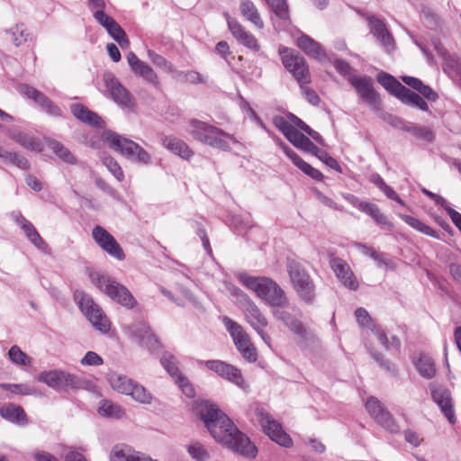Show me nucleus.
Wrapping results in <instances>:
<instances>
[{
    "label": "nucleus",
    "mask_w": 461,
    "mask_h": 461,
    "mask_svg": "<svg viewBox=\"0 0 461 461\" xmlns=\"http://www.w3.org/2000/svg\"><path fill=\"white\" fill-rule=\"evenodd\" d=\"M196 411L215 440L242 456H256V447L217 405L203 401L197 404Z\"/></svg>",
    "instance_id": "nucleus-1"
},
{
    "label": "nucleus",
    "mask_w": 461,
    "mask_h": 461,
    "mask_svg": "<svg viewBox=\"0 0 461 461\" xmlns=\"http://www.w3.org/2000/svg\"><path fill=\"white\" fill-rule=\"evenodd\" d=\"M239 281L267 305L283 309L288 304V298L284 289L273 279L267 276H252L247 273L239 274Z\"/></svg>",
    "instance_id": "nucleus-2"
},
{
    "label": "nucleus",
    "mask_w": 461,
    "mask_h": 461,
    "mask_svg": "<svg viewBox=\"0 0 461 461\" xmlns=\"http://www.w3.org/2000/svg\"><path fill=\"white\" fill-rule=\"evenodd\" d=\"M187 131L195 140L224 151L230 149L226 139L237 142L231 134L199 120H192Z\"/></svg>",
    "instance_id": "nucleus-3"
},
{
    "label": "nucleus",
    "mask_w": 461,
    "mask_h": 461,
    "mask_svg": "<svg viewBox=\"0 0 461 461\" xmlns=\"http://www.w3.org/2000/svg\"><path fill=\"white\" fill-rule=\"evenodd\" d=\"M286 270L294 290L306 303H312L315 298V285L305 268L297 261L287 258Z\"/></svg>",
    "instance_id": "nucleus-4"
},
{
    "label": "nucleus",
    "mask_w": 461,
    "mask_h": 461,
    "mask_svg": "<svg viewBox=\"0 0 461 461\" xmlns=\"http://www.w3.org/2000/svg\"><path fill=\"white\" fill-rule=\"evenodd\" d=\"M104 139L112 149L128 158L144 165L151 163L150 154L133 140L110 131L104 133Z\"/></svg>",
    "instance_id": "nucleus-5"
},
{
    "label": "nucleus",
    "mask_w": 461,
    "mask_h": 461,
    "mask_svg": "<svg viewBox=\"0 0 461 461\" xmlns=\"http://www.w3.org/2000/svg\"><path fill=\"white\" fill-rule=\"evenodd\" d=\"M74 300L83 314L92 325L102 333L109 331L111 323L100 306L95 303L93 298L83 291L77 290L74 293Z\"/></svg>",
    "instance_id": "nucleus-6"
},
{
    "label": "nucleus",
    "mask_w": 461,
    "mask_h": 461,
    "mask_svg": "<svg viewBox=\"0 0 461 461\" xmlns=\"http://www.w3.org/2000/svg\"><path fill=\"white\" fill-rule=\"evenodd\" d=\"M91 278L93 283L101 291L105 293L116 303L128 309H132L136 305L137 302L131 292L124 285L117 283L115 280L99 274L92 275Z\"/></svg>",
    "instance_id": "nucleus-7"
},
{
    "label": "nucleus",
    "mask_w": 461,
    "mask_h": 461,
    "mask_svg": "<svg viewBox=\"0 0 461 461\" xmlns=\"http://www.w3.org/2000/svg\"><path fill=\"white\" fill-rule=\"evenodd\" d=\"M109 383L113 389L120 393L131 395L132 399L140 403L149 404L152 401L151 393L144 386L124 375L111 374Z\"/></svg>",
    "instance_id": "nucleus-8"
},
{
    "label": "nucleus",
    "mask_w": 461,
    "mask_h": 461,
    "mask_svg": "<svg viewBox=\"0 0 461 461\" xmlns=\"http://www.w3.org/2000/svg\"><path fill=\"white\" fill-rule=\"evenodd\" d=\"M222 323L230 334L236 348L243 358L249 363L257 361L258 354L256 348L251 343L249 334L242 326L227 316L222 318Z\"/></svg>",
    "instance_id": "nucleus-9"
},
{
    "label": "nucleus",
    "mask_w": 461,
    "mask_h": 461,
    "mask_svg": "<svg viewBox=\"0 0 461 461\" xmlns=\"http://www.w3.org/2000/svg\"><path fill=\"white\" fill-rule=\"evenodd\" d=\"M235 291L244 299L243 312L246 321L260 336L263 341L268 347H271V337L265 331V328L268 325L267 317L260 311L259 307L241 290L235 289Z\"/></svg>",
    "instance_id": "nucleus-10"
},
{
    "label": "nucleus",
    "mask_w": 461,
    "mask_h": 461,
    "mask_svg": "<svg viewBox=\"0 0 461 461\" xmlns=\"http://www.w3.org/2000/svg\"><path fill=\"white\" fill-rule=\"evenodd\" d=\"M279 55L285 68L293 74L298 84H310L311 75L305 59L296 50L280 48Z\"/></svg>",
    "instance_id": "nucleus-11"
},
{
    "label": "nucleus",
    "mask_w": 461,
    "mask_h": 461,
    "mask_svg": "<svg viewBox=\"0 0 461 461\" xmlns=\"http://www.w3.org/2000/svg\"><path fill=\"white\" fill-rule=\"evenodd\" d=\"M279 55L285 68L293 74L298 84H310L311 75L305 59L296 50L280 48Z\"/></svg>",
    "instance_id": "nucleus-12"
},
{
    "label": "nucleus",
    "mask_w": 461,
    "mask_h": 461,
    "mask_svg": "<svg viewBox=\"0 0 461 461\" xmlns=\"http://www.w3.org/2000/svg\"><path fill=\"white\" fill-rule=\"evenodd\" d=\"M255 414L262 429L273 441L285 447H289L293 445L292 438L283 430L281 424L274 420L264 408L257 407Z\"/></svg>",
    "instance_id": "nucleus-13"
},
{
    "label": "nucleus",
    "mask_w": 461,
    "mask_h": 461,
    "mask_svg": "<svg viewBox=\"0 0 461 461\" xmlns=\"http://www.w3.org/2000/svg\"><path fill=\"white\" fill-rule=\"evenodd\" d=\"M273 316L284 323V325L294 335H296L302 342L313 341L314 334L310 330L303 321L290 312L283 309H275Z\"/></svg>",
    "instance_id": "nucleus-14"
},
{
    "label": "nucleus",
    "mask_w": 461,
    "mask_h": 461,
    "mask_svg": "<svg viewBox=\"0 0 461 461\" xmlns=\"http://www.w3.org/2000/svg\"><path fill=\"white\" fill-rule=\"evenodd\" d=\"M38 380L55 390L75 389L79 386V380L75 375L61 370L41 372Z\"/></svg>",
    "instance_id": "nucleus-15"
},
{
    "label": "nucleus",
    "mask_w": 461,
    "mask_h": 461,
    "mask_svg": "<svg viewBox=\"0 0 461 461\" xmlns=\"http://www.w3.org/2000/svg\"><path fill=\"white\" fill-rule=\"evenodd\" d=\"M104 81L112 99L121 107L132 109L134 99L130 92L120 83L111 72L104 74Z\"/></svg>",
    "instance_id": "nucleus-16"
},
{
    "label": "nucleus",
    "mask_w": 461,
    "mask_h": 461,
    "mask_svg": "<svg viewBox=\"0 0 461 461\" xmlns=\"http://www.w3.org/2000/svg\"><path fill=\"white\" fill-rule=\"evenodd\" d=\"M92 237L95 243L111 257L118 260H123L125 258V253L120 244L104 228L99 225L94 227L92 230Z\"/></svg>",
    "instance_id": "nucleus-17"
},
{
    "label": "nucleus",
    "mask_w": 461,
    "mask_h": 461,
    "mask_svg": "<svg viewBox=\"0 0 461 461\" xmlns=\"http://www.w3.org/2000/svg\"><path fill=\"white\" fill-rule=\"evenodd\" d=\"M349 82L356 88L364 102L368 104L374 111H380L381 100L372 86L370 77L352 76L349 78Z\"/></svg>",
    "instance_id": "nucleus-18"
},
{
    "label": "nucleus",
    "mask_w": 461,
    "mask_h": 461,
    "mask_svg": "<svg viewBox=\"0 0 461 461\" xmlns=\"http://www.w3.org/2000/svg\"><path fill=\"white\" fill-rule=\"evenodd\" d=\"M200 365H204L209 370L214 372L219 376L226 379L240 387L244 386V379L239 368L221 360L199 361Z\"/></svg>",
    "instance_id": "nucleus-19"
},
{
    "label": "nucleus",
    "mask_w": 461,
    "mask_h": 461,
    "mask_svg": "<svg viewBox=\"0 0 461 461\" xmlns=\"http://www.w3.org/2000/svg\"><path fill=\"white\" fill-rule=\"evenodd\" d=\"M429 389L431 397L434 402L439 407L441 412L447 419V420L454 424L456 420L451 393L450 391L440 385L430 384Z\"/></svg>",
    "instance_id": "nucleus-20"
},
{
    "label": "nucleus",
    "mask_w": 461,
    "mask_h": 461,
    "mask_svg": "<svg viewBox=\"0 0 461 461\" xmlns=\"http://www.w3.org/2000/svg\"><path fill=\"white\" fill-rule=\"evenodd\" d=\"M20 93L26 95L28 98L32 99L35 103L41 106V108L52 116H61V110L54 104L44 94L36 88L28 85H20L18 87Z\"/></svg>",
    "instance_id": "nucleus-21"
},
{
    "label": "nucleus",
    "mask_w": 461,
    "mask_h": 461,
    "mask_svg": "<svg viewBox=\"0 0 461 461\" xmlns=\"http://www.w3.org/2000/svg\"><path fill=\"white\" fill-rule=\"evenodd\" d=\"M330 265L336 276L350 290H357L358 282L348 264L339 258H332Z\"/></svg>",
    "instance_id": "nucleus-22"
},
{
    "label": "nucleus",
    "mask_w": 461,
    "mask_h": 461,
    "mask_svg": "<svg viewBox=\"0 0 461 461\" xmlns=\"http://www.w3.org/2000/svg\"><path fill=\"white\" fill-rule=\"evenodd\" d=\"M225 16L227 18L229 30L237 39V41L249 49H251L255 51L259 50L260 46L255 36L252 35L249 32H247L237 20L230 17L227 14H225Z\"/></svg>",
    "instance_id": "nucleus-23"
},
{
    "label": "nucleus",
    "mask_w": 461,
    "mask_h": 461,
    "mask_svg": "<svg viewBox=\"0 0 461 461\" xmlns=\"http://www.w3.org/2000/svg\"><path fill=\"white\" fill-rule=\"evenodd\" d=\"M367 21L369 23L370 32L374 37L376 38V40L383 47L386 49V50L389 51L393 50L394 48V41L384 22L375 16H368Z\"/></svg>",
    "instance_id": "nucleus-24"
},
{
    "label": "nucleus",
    "mask_w": 461,
    "mask_h": 461,
    "mask_svg": "<svg viewBox=\"0 0 461 461\" xmlns=\"http://www.w3.org/2000/svg\"><path fill=\"white\" fill-rule=\"evenodd\" d=\"M127 61L131 70L156 86H159L158 76L151 67L140 60L133 52H129Z\"/></svg>",
    "instance_id": "nucleus-25"
},
{
    "label": "nucleus",
    "mask_w": 461,
    "mask_h": 461,
    "mask_svg": "<svg viewBox=\"0 0 461 461\" xmlns=\"http://www.w3.org/2000/svg\"><path fill=\"white\" fill-rule=\"evenodd\" d=\"M5 134L26 149L35 152H41L42 150L41 140L29 133L21 131L15 128H10L5 131Z\"/></svg>",
    "instance_id": "nucleus-26"
},
{
    "label": "nucleus",
    "mask_w": 461,
    "mask_h": 461,
    "mask_svg": "<svg viewBox=\"0 0 461 461\" xmlns=\"http://www.w3.org/2000/svg\"><path fill=\"white\" fill-rule=\"evenodd\" d=\"M296 44L306 55L319 61H324L327 59L326 52L321 44L306 34L298 37Z\"/></svg>",
    "instance_id": "nucleus-27"
},
{
    "label": "nucleus",
    "mask_w": 461,
    "mask_h": 461,
    "mask_svg": "<svg viewBox=\"0 0 461 461\" xmlns=\"http://www.w3.org/2000/svg\"><path fill=\"white\" fill-rule=\"evenodd\" d=\"M163 147L184 159H190L194 156L193 150L182 140L174 136H164L161 139Z\"/></svg>",
    "instance_id": "nucleus-28"
},
{
    "label": "nucleus",
    "mask_w": 461,
    "mask_h": 461,
    "mask_svg": "<svg viewBox=\"0 0 461 461\" xmlns=\"http://www.w3.org/2000/svg\"><path fill=\"white\" fill-rule=\"evenodd\" d=\"M0 415L3 419L18 425L28 424L27 415L20 405L6 403L0 408Z\"/></svg>",
    "instance_id": "nucleus-29"
},
{
    "label": "nucleus",
    "mask_w": 461,
    "mask_h": 461,
    "mask_svg": "<svg viewBox=\"0 0 461 461\" xmlns=\"http://www.w3.org/2000/svg\"><path fill=\"white\" fill-rule=\"evenodd\" d=\"M70 109L73 115L81 122L92 126L101 127L103 125L102 118L86 106L79 104H73Z\"/></svg>",
    "instance_id": "nucleus-30"
},
{
    "label": "nucleus",
    "mask_w": 461,
    "mask_h": 461,
    "mask_svg": "<svg viewBox=\"0 0 461 461\" xmlns=\"http://www.w3.org/2000/svg\"><path fill=\"white\" fill-rule=\"evenodd\" d=\"M240 11L242 16L258 29L264 28V22L260 17L257 6L250 0H241L240 5Z\"/></svg>",
    "instance_id": "nucleus-31"
},
{
    "label": "nucleus",
    "mask_w": 461,
    "mask_h": 461,
    "mask_svg": "<svg viewBox=\"0 0 461 461\" xmlns=\"http://www.w3.org/2000/svg\"><path fill=\"white\" fill-rule=\"evenodd\" d=\"M419 374L425 379H432L436 375V366L433 359L427 355H420L414 361Z\"/></svg>",
    "instance_id": "nucleus-32"
},
{
    "label": "nucleus",
    "mask_w": 461,
    "mask_h": 461,
    "mask_svg": "<svg viewBox=\"0 0 461 461\" xmlns=\"http://www.w3.org/2000/svg\"><path fill=\"white\" fill-rule=\"evenodd\" d=\"M141 454L127 446H114L110 452V461H139Z\"/></svg>",
    "instance_id": "nucleus-33"
},
{
    "label": "nucleus",
    "mask_w": 461,
    "mask_h": 461,
    "mask_svg": "<svg viewBox=\"0 0 461 461\" xmlns=\"http://www.w3.org/2000/svg\"><path fill=\"white\" fill-rule=\"evenodd\" d=\"M402 103L418 107L422 111H428L429 105L428 104L420 97V95L411 91V89L404 86L402 92L399 93L397 96Z\"/></svg>",
    "instance_id": "nucleus-34"
},
{
    "label": "nucleus",
    "mask_w": 461,
    "mask_h": 461,
    "mask_svg": "<svg viewBox=\"0 0 461 461\" xmlns=\"http://www.w3.org/2000/svg\"><path fill=\"white\" fill-rule=\"evenodd\" d=\"M47 143L49 149L52 150L62 161L71 165L77 163L76 157L62 143L55 140H49Z\"/></svg>",
    "instance_id": "nucleus-35"
},
{
    "label": "nucleus",
    "mask_w": 461,
    "mask_h": 461,
    "mask_svg": "<svg viewBox=\"0 0 461 461\" xmlns=\"http://www.w3.org/2000/svg\"><path fill=\"white\" fill-rule=\"evenodd\" d=\"M22 229L34 246L41 249L47 248V244L40 236L34 226L26 219H22Z\"/></svg>",
    "instance_id": "nucleus-36"
},
{
    "label": "nucleus",
    "mask_w": 461,
    "mask_h": 461,
    "mask_svg": "<svg viewBox=\"0 0 461 461\" xmlns=\"http://www.w3.org/2000/svg\"><path fill=\"white\" fill-rule=\"evenodd\" d=\"M377 81L395 96H398L399 93L404 88L403 85L397 81L393 77L384 72L378 74Z\"/></svg>",
    "instance_id": "nucleus-37"
},
{
    "label": "nucleus",
    "mask_w": 461,
    "mask_h": 461,
    "mask_svg": "<svg viewBox=\"0 0 461 461\" xmlns=\"http://www.w3.org/2000/svg\"><path fill=\"white\" fill-rule=\"evenodd\" d=\"M149 59L151 62L158 68L162 69L166 73L176 74L177 70L173 66L171 62H169L163 56L158 54L152 50H148L147 51Z\"/></svg>",
    "instance_id": "nucleus-38"
},
{
    "label": "nucleus",
    "mask_w": 461,
    "mask_h": 461,
    "mask_svg": "<svg viewBox=\"0 0 461 461\" xmlns=\"http://www.w3.org/2000/svg\"><path fill=\"white\" fill-rule=\"evenodd\" d=\"M160 362L167 373L175 379V381L183 376V374L178 368L177 361L175 356L169 353H165L161 357Z\"/></svg>",
    "instance_id": "nucleus-39"
},
{
    "label": "nucleus",
    "mask_w": 461,
    "mask_h": 461,
    "mask_svg": "<svg viewBox=\"0 0 461 461\" xmlns=\"http://www.w3.org/2000/svg\"><path fill=\"white\" fill-rule=\"evenodd\" d=\"M375 420L391 433H397L400 430L399 425L387 409L384 410Z\"/></svg>",
    "instance_id": "nucleus-40"
},
{
    "label": "nucleus",
    "mask_w": 461,
    "mask_h": 461,
    "mask_svg": "<svg viewBox=\"0 0 461 461\" xmlns=\"http://www.w3.org/2000/svg\"><path fill=\"white\" fill-rule=\"evenodd\" d=\"M101 416L109 418H120L123 411L122 408L109 400H102L98 408Z\"/></svg>",
    "instance_id": "nucleus-41"
},
{
    "label": "nucleus",
    "mask_w": 461,
    "mask_h": 461,
    "mask_svg": "<svg viewBox=\"0 0 461 461\" xmlns=\"http://www.w3.org/2000/svg\"><path fill=\"white\" fill-rule=\"evenodd\" d=\"M363 212L371 216L373 220L380 225L386 226L388 229L393 227L388 218L381 212L379 207L375 203L368 202Z\"/></svg>",
    "instance_id": "nucleus-42"
},
{
    "label": "nucleus",
    "mask_w": 461,
    "mask_h": 461,
    "mask_svg": "<svg viewBox=\"0 0 461 461\" xmlns=\"http://www.w3.org/2000/svg\"><path fill=\"white\" fill-rule=\"evenodd\" d=\"M108 34L118 42V44L122 48H126L129 46V40L123 29L121 25L114 20L113 23L110 24V27L106 30Z\"/></svg>",
    "instance_id": "nucleus-43"
},
{
    "label": "nucleus",
    "mask_w": 461,
    "mask_h": 461,
    "mask_svg": "<svg viewBox=\"0 0 461 461\" xmlns=\"http://www.w3.org/2000/svg\"><path fill=\"white\" fill-rule=\"evenodd\" d=\"M6 33L11 34L12 41L16 47L27 41L29 37V33L23 24H16L6 31Z\"/></svg>",
    "instance_id": "nucleus-44"
},
{
    "label": "nucleus",
    "mask_w": 461,
    "mask_h": 461,
    "mask_svg": "<svg viewBox=\"0 0 461 461\" xmlns=\"http://www.w3.org/2000/svg\"><path fill=\"white\" fill-rule=\"evenodd\" d=\"M373 333L377 337L378 340L386 349H400L401 342L395 336H393L391 337V339H388L384 331L382 330L380 328H375L373 330Z\"/></svg>",
    "instance_id": "nucleus-45"
},
{
    "label": "nucleus",
    "mask_w": 461,
    "mask_h": 461,
    "mask_svg": "<svg viewBox=\"0 0 461 461\" xmlns=\"http://www.w3.org/2000/svg\"><path fill=\"white\" fill-rule=\"evenodd\" d=\"M0 386L15 394L34 395L37 393V390L34 387L24 384H2Z\"/></svg>",
    "instance_id": "nucleus-46"
},
{
    "label": "nucleus",
    "mask_w": 461,
    "mask_h": 461,
    "mask_svg": "<svg viewBox=\"0 0 461 461\" xmlns=\"http://www.w3.org/2000/svg\"><path fill=\"white\" fill-rule=\"evenodd\" d=\"M10 360L16 365L29 366L31 358L18 346H13L8 352Z\"/></svg>",
    "instance_id": "nucleus-47"
},
{
    "label": "nucleus",
    "mask_w": 461,
    "mask_h": 461,
    "mask_svg": "<svg viewBox=\"0 0 461 461\" xmlns=\"http://www.w3.org/2000/svg\"><path fill=\"white\" fill-rule=\"evenodd\" d=\"M272 11L282 20L288 19V6L285 0H267Z\"/></svg>",
    "instance_id": "nucleus-48"
},
{
    "label": "nucleus",
    "mask_w": 461,
    "mask_h": 461,
    "mask_svg": "<svg viewBox=\"0 0 461 461\" xmlns=\"http://www.w3.org/2000/svg\"><path fill=\"white\" fill-rule=\"evenodd\" d=\"M188 453L197 461H207L210 457L204 447L198 442L193 443L188 447Z\"/></svg>",
    "instance_id": "nucleus-49"
},
{
    "label": "nucleus",
    "mask_w": 461,
    "mask_h": 461,
    "mask_svg": "<svg viewBox=\"0 0 461 461\" xmlns=\"http://www.w3.org/2000/svg\"><path fill=\"white\" fill-rule=\"evenodd\" d=\"M103 163L118 181L121 182L123 180L124 175L122 169L115 159L111 157H104Z\"/></svg>",
    "instance_id": "nucleus-50"
},
{
    "label": "nucleus",
    "mask_w": 461,
    "mask_h": 461,
    "mask_svg": "<svg viewBox=\"0 0 461 461\" xmlns=\"http://www.w3.org/2000/svg\"><path fill=\"white\" fill-rule=\"evenodd\" d=\"M406 131L411 132L416 137L425 140L429 142L433 141V140L435 139L434 132L427 127L411 126L409 128H406Z\"/></svg>",
    "instance_id": "nucleus-51"
},
{
    "label": "nucleus",
    "mask_w": 461,
    "mask_h": 461,
    "mask_svg": "<svg viewBox=\"0 0 461 461\" xmlns=\"http://www.w3.org/2000/svg\"><path fill=\"white\" fill-rule=\"evenodd\" d=\"M274 125L285 136V138L295 129L291 121L281 115H276L273 118Z\"/></svg>",
    "instance_id": "nucleus-52"
},
{
    "label": "nucleus",
    "mask_w": 461,
    "mask_h": 461,
    "mask_svg": "<svg viewBox=\"0 0 461 461\" xmlns=\"http://www.w3.org/2000/svg\"><path fill=\"white\" fill-rule=\"evenodd\" d=\"M355 315L360 326L371 329L372 331L375 328H377L374 325L373 320L366 309L357 308L355 312Z\"/></svg>",
    "instance_id": "nucleus-53"
},
{
    "label": "nucleus",
    "mask_w": 461,
    "mask_h": 461,
    "mask_svg": "<svg viewBox=\"0 0 461 461\" xmlns=\"http://www.w3.org/2000/svg\"><path fill=\"white\" fill-rule=\"evenodd\" d=\"M442 60V66L445 72H457L461 69V60L459 58L454 57L450 53L445 56Z\"/></svg>",
    "instance_id": "nucleus-54"
},
{
    "label": "nucleus",
    "mask_w": 461,
    "mask_h": 461,
    "mask_svg": "<svg viewBox=\"0 0 461 461\" xmlns=\"http://www.w3.org/2000/svg\"><path fill=\"white\" fill-rule=\"evenodd\" d=\"M366 409L368 413L373 417L374 420L386 408L381 403V402L375 398L370 397L366 402Z\"/></svg>",
    "instance_id": "nucleus-55"
},
{
    "label": "nucleus",
    "mask_w": 461,
    "mask_h": 461,
    "mask_svg": "<svg viewBox=\"0 0 461 461\" xmlns=\"http://www.w3.org/2000/svg\"><path fill=\"white\" fill-rule=\"evenodd\" d=\"M149 331H151V330L146 322L135 323L130 327L131 335L137 342L141 340V337H145Z\"/></svg>",
    "instance_id": "nucleus-56"
},
{
    "label": "nucleus",
    "mask_w": 461,
    "mask_h": 461,
    "mask_svg": "<svg viewBox=\"0 0 461 461\" xmlns=\"http://www.w3.org/2000/svg\"><path fill=\"white\" fill-rule=\"evenodd\" d=\"M374 260L378 267L384 270L393 271L397 267L395 262L384 253H377V257H375Z\"/></svg>",
    "instance_id": "nucleus-57"
},
{
    "label": "nucleus",
    "mask_w": 461,
    "mask_h": 461,
    "mask_svg": "<svg viewBox=\"0 0 461 461\" xmlns=\"http://www.w3.org/2000/svg\"><path fill=\"white\" fill-rule=\"evenodd\" d=\"M380 117L388 124L396 129L406 131V128H409L402 118L395 116L393 114L382 113Z\"/></svg>",
    "instance_id": "nucleus-58"
},
{
    "label": "nucleus",
    "mask_w": 461,
    "mask_h": 461,
    "mask_svg": "<svg viewBox=\"0 0 461 461\" xmlns=\"http://www.w3.org/2000/svg\"><path fill=\"white\" fill-rule=\"evenodd\" d=\"M421 14H422L423 19L425 20V22L427 23V24L429 27L436 29L440 25V23H441L440 17L436 13H434L431 9L424 8L422 10Z\"/></svg>",
    "instance_id": "nucleus-59"
},
{
    "label": "nucleus",
    "mask_w": 461,
    "mask_h": 461,
    "mask_svg": "<svg viewBox=\"0 0 461 461\" xmlns=\"http://www.w3.org/2000/svg\"><path fill=\"white\" fill-rule=\"evenodd\" d=\"M138 343L147 348L149 351H155L159 348V342L152 331H149L145 337H141V340Z\"/></svg>",
    "instance_id": "nucleus-60"
},
{
    "label": "nucleus",
    "mask_w": 461,
    "mask_h": 461,
    "mask_svg": "<svg viewBox=\"0 0 461 461\" xmlns=\"http://www.w3.org/2000/svg\"><path fill=\"white\" fill-rule=\"evenodd\" d=\"M302 93L307 101L312 105H318L321 102V99L317 93L308 86V84H299Z\"/></svg>",
    "instance_id": "nucleus-61"
},
{
    "label": "nucleus",
    "mask_w": 461,
    "mask_h": 461,
    "mask_svg": "<svg viewBox=\"0 0 461 461\" xmlns=\"http://www.w3.org/2000/svg\"><path fill=\"white\" fill-rule=\"evenodd\" d=\"M104 363L103 358L94 351H88L81 359L82 366H101Z\"/></svg>",
    "instance_id": "nucleus-62"
},
{
    "label": "nucleus",
    "mask_w": 461,
    "mask_h": 461,
    "mask_svg": "<svg viewBox=\"0 0 461 461\" xmlns=\"http://www.w3.org/2000/svg\"><path fill=\"white\" fill-rule=\"evenodd\" d=\"M296 167L300 168L303 173L312 177L313 179L321 180L323 177L322 174L318 169L312 167L303 159H302L301 162Z\"/></svg>",
    "instance_id": "nucleus-63"
},
{
    "label": "nucleus",
    "mask_w": 461,
    "mask_h": 461,
    "mask_svg": "<svg viewBox=\"0 0 461 461\" xmlns=\"http://www.w3.org/2000/svg\"><path fill=\"white\" fill-rule=\"evenodd\" d=\"M93 16L100 25L105 28V30H107L110 27V24L114 22V19L106 14L104 11L96 10L94 12Z\"/></svg>",
    "instance_id": "nucleus-64"
}]
</instances>
